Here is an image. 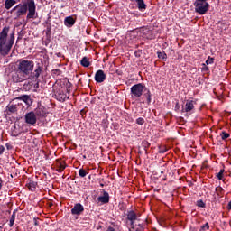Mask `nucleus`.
Returning <instances> with one entry per match:
<instances>
[{"mask_svg": "<svg viewBox=\"0 0 231 231\" xmlns=\"http://www.w3.org/2000/svg\"><path fill=\"white\" fill-rule=\"evenodd\" d=\"M10 32L9 26H5L0 32V53L1 55H8L10 53V50H12V46H14V42H15V32Z\"/></svg>", "mask_w": 231, "mask_h": 231, "instance_id": "nucleus-1", "label": "nucleus"}, {"mask_svg": "<svg viewBox=\"0 0 231 231\" xmlns=\"http://www.w3.org/2000/svg\"><path fill=\"white\" fill-rule=\"evenodd\" d=\"M16 17H23L27 14L26 19H37V6L34 0H28L27 3L18 5L12 9V12H15Z\"/></svg>", "mask_w": 231, "mask_h": 231, "instance_id": "nucleus-2", "label": "nucleus"}, {"mask_svg": "<svg viewBox=\"0 0 231 231\" xmlns=\"http://www.w3.org/2000/svg\"><path fill=\"white\" fill-rule=\"evenodd\" d=\"M35 63L32 60H22L18 64V79L17 82H23L26 79L29 78L31 73H33V68Z\"/></svg>", "mask_w": 231, "mask_h": 231, "instance_id": "nucleus-3", "label": "nucleus"}, {"mask_svg": "<svg viewBox=\"0 0 231 231\" xmlns=\"http://www.w3.org/2000/svg\"><path fill=\"white\" fill-rule=\"evenodd\" d=\"M195 12L199 14V15H205L208 12L210 5L207 3V0H196L194 2Z\"/></svg>", "mask_w": 231, "mask_h": 231, "instance_id": "nucleus-4", "label": "nucleus"}, {"mask_svg": "<svg viewBox=\"0 0 231 231\" xmlns=\"http://www.w3.org/2000/svg\"><path fill=\"white\" fill-rule=\"evenodd\" d=\"M143 89H145V86H143V84L142 83L134 85L131 88L132 97H134V98H140V97H142V95L143 94Z\"/></svg>", "mask_w": 231, "mask_h": 231, "instance_id": "nucleus-5", "label": "nucleus"}, {"mask_svg": "<svg viewBox=\"0 0 231 231\" xmlns=\"http://www.w3.org/2000/svg\"><path fill=\"white\" fill-rule=\"evenodd\" d=\"M25 124H29V125H35L37 124V116L35 112H29L24 116Z\"/></svg>", "mask_w": 231, "mask_h": 231, "instance_id": "nucleus-6", "label": "nucleus"}, {"mask_svg": "<svg viewBox=\"0 0 231 231\" xmlns=\"http://www.w3.org/2000/svg\"><path fill=\"white\" fill-rule=\"evenodd\" d=\"M127 219L128 221H130L132 228H134V223L138 221V216L136 215V213L134 211L128 212Z\"/></svg>", "mask_w": 231, "mask_h": 231, "instance_id": "nucleus-7", "label": "nucleus"}, {"mask_svg": "<svg viewBox=\"0 0 231 231\" xmlns=\"http://www.w3.org/2000/svg\"><path fill=\"white\" fill-rule=\"evenodd\" d=\"M106 73H104V70L99 69L96 72L95 74V80L96 82H97L98 84L104 82V80H106Z\"/></svg>", "mask_w": 231, "mask_h": 231, "instance_id": "nucleus-8", "label": "nucleus"}, {"mask_svg": "<svg viewBox=\"0 0 231 231\" xmlns=\"http://www.w3.org/2000/svg\"><path fill=\"white\" fill-rule=\"evenodd\" d=\"M84 212V206L82 204L78 203L74 206V208L71 209V214L74 216H79Z\"/></svg>", "mask_w": 231, "mask_h": 231, "instance_id": "nucleus-9", "label": "nucleus"}, {"mask_svg": "<svg viewBox=\"0 0 231 231\" xmlns=\"http://www.w3.org/2000/svg\"><path fill=\"white\" fill-rule=\"evenodd\" d=\"M196 102L193 100H188L185 104L184 108H182V113H190L194 109V105Z\"/></svg>", "mask_w": 231, "mask_h": 231, "instance_id": "nucleus-10", "label": "nucleus"}, {"mask_svg": "<svg viewBox=\"0 0 231 231\" xmlns=\"http://www.w3.org/2000/svg\"><path fill=\"white\" fill-rule=\"evenodd\" d=\"M97 201L106 205L109 201V193L106 190H103V195L97 198Z\"/></svg>", "mask_w": 231, "mask_h": 231, "instance_id": "nucleus-11", "label": "nucleus"}, {"mask_svg": "<svg viewBox=\"0 0 231 231\" xmlns=\"http://www.w3.org/2000/svg\"><path fill=\"white\" fill-rule=\"evenodd\" d=\"M56 98L59 102H66L69 98V96L64 92V90H60L58 94H56Z\"/></svg>", "mask_w": 231, "mask_h": 231, "instance_id": "nucleus-12", "label": "nucleus"}, {"mask_svg": "<svg viewBox=\"0 0 231 231\" xmlns=\"http://www.w3.org/2000/svg\"><path fill=\"white\" fill-rule=\"evenodd\" d=\"M76 20L73 18V16H67L64 19V24L67 26V28H71L75 25Z\"/></svg>", "mask_w": 231, "mask_h": 231, "instance_id": "nucleus-13", "label": "nucleus"}, {"mask_svg": "<svg viewBox=\"0 0 231 231\" xmlns=\"http://www.w3.org/2000/svg\"><path fill=\"white\" fill-rule=\"evenodd\" d=\"M17 100H22L24 102L27 106H30L32 103V98H30V96L28 95H23L14 99V102H17Z\"/></svg>", "mask_w": 231, "mask_h": 231, "instance_id": "nucleus-14", "label": "nucleus"}, {"mask_svg": "<svg viewBox=\"0 0 231 231\" xmlns=\"http://www.w3.org/2000/svg\"><path fill=\"white\" fill-rule=\"evenodd\" d=\"M135 3L137 4L138 10H140L141 12H143V10L147 9V5H145V2L143 0H137L135 1Z\"/></svg>", "mask_w": 231, "mask_h": 231, "instance_id": "nucleus-15", "label": "nucleus"}, {"mask_svg": "<svg viewBox=\"0 0 231 231\" xmlns=\"http://www.w3.org/2000/svg\"><path fill=\"white\" fill-rule=\"evenodd\" d=\"M41 73H42V69L41 68V66H39L32 72V79H35V80H37V79H39V77H41Z\"/></svg>", "mask_w": 231, "mask_h": 231, "instance_id": "nucleus-16", "label": "nucleus"}, {"mask_svg": "<svg viewBox=\"0 0 231 231\" xmlns=\"http://www.w3.org/2000/svg\"><path fill=\"white\" fill-rule=\"evenodd\" d=\"M17 3L15 0H5V10H10L12 6H14Z\"/></svg>", "mask_w": 231, "mask_h": 231, "instance_id": "nucleus-17", "label": "nucleus"}, {"mask_svg": "<svg viewBox=\"0 0 231 231\" xmlns=\"http://www.w3.org/2000/svg\"><path fill=\"white\" fill-rule=\"evenodd\" d=\"M80 64L83 68H89V66H91V62H89V59H88V57H83Z\"/></svg>", "mask_w": 231, "mask_h": 231, "instance_id": "nucleus-18", "label": "nucleus"}, {"mask_svg": "<svg viewBox=\"0 0 231 231\" xmlns=\"http://www.w3.org/2000/svg\"><path fill=\"white\" fill-rule=\"evenodd\" d=\"M17 113V106L16 105H8L7 106V115Z\"/></svg>", "mask_w": 231, "mask_h": 231, "instance_id": "nucleus-19", "label": "nucleus"}, {"mask_svg": "<svg viewBox=\"0 0 231 231\" xmlns=\"http://www.w3.org/2000/svg\"><path fill=\"white\" fill-rule=\"evenodd\" d=\"M66 169V164L64 162H58L57 163V171L58 172H62Z\"/></svg>", "mask_w": 231, "mask_h": 231, "instance_id": "nucleus-20", "label": "nucleus"}, {"mask_svg": "<svg viewBox=\"0 0 231 231\" xmlns=\"http://www.w3.org/2000/svg\"><path fill=\"white\" fill-rule=\"evenodd\" d=\"M27 187L29 189V190H32V192H33L37 187V182H34V181H30L28 184H27Z\"/></svg>", "mask_w": 231, "mask_h": 231, "instance_id": "nucleus-21", "label": "nucleus"}, {"mask_svg": "<svg viewBox=\"0 0 231 231\" xmlns=\"http://www.w3.org/2000/svg\"><path fill=\"white\" fill-rule=\"evenodd\" d=\"M14 223H15V212H14L10 217L9 220V226L12 227L14 226Z\"/></svg>", "mask_w": 231, "mask_h": 231, "instance_id": "nucleus-22", "label": "nucleus"}, {"mask_svg": "<svg viewBox=\"0 0 231 231\" xmlns=\"http://www.w3.org/2000/svg\"><path fill=\"white\" fill-rule=\"evenodd\" d=\"M36 116H44V110L38 108L34 114Z\"/></svg>", "mask_w": 231, "mask_h": 231, "instance_id": "nucleus-23", "label": "nucleus"}, {"mask_svg": "<svg viewBox=\"0 0 231 231\" xmlns=\"http://www.w3.org/2000/svg\"><path fill=\"white\" fill-rule=\"evenodd\" d=\"M220 136H221L222 140H226V138H230V134L226 133V132H222L220 134Z\"/></svg>", "mask_w": 231, "mask_h": 231, "instance_id": "nucleus-24", "label": "nucleus"}, {"mask_svg": "<svg viewBox=\"0 0 231 231\" xmlns=\"http://www.w3.org/2000/svg\"><path fill=\"white\" fill-rule=\"evenodd\" d=\"M79 174L81 178H86V174H88V172H86V170H84V169H79Z\"/></svg>", "mask_w": 231, "mask_h": 231, "instance_id": "nucleus-25", "label": "nucleus"}, {"mask_svg": "<svg viewBox=\"0 0 231 231\" xmlns=\"http://www.w3.org/2000/svg\"><path fill=\"white\" fill-rule=\"evenodd\" d=\"M136 124H138V125H143V124H145V119L139 117L136 119Z\"/></svg>", "mask_w": 231, "mask_h": 231, "instance_id": "nucleus-26", "label": "nucleus"}, {"mask_svg": "<svg viewBox=\"0 0 231 231\" xmlns=\"http://www.w3.org/2000/svg\"><path fill=\"white\" fill-rule=\"evenodd\" d=\"M208 228H210V226L208 225V223H206L204 226L200 227L199 231H206L208 230Z\"/></svg>", "mask_w": 231, "mask_h": 231, "instance_id": "nucleus-27", "label": "nucleus"}, {"mask_svg": "<svg viewBox=\"0 0 231 231\" xmlns=\"http://www.w3.org/2000/svg\"><path fill=\"white\" fill-rule=\"evenodd\" d=\"M225 172V170H220V171L217 174V178L218 180H223V173Z\"/></svg>", "mask_w": 231, "mask_h": 231, "instance_id": "nucleus-28", "label": "nucleus"}, {"mask_svg": "<svg viewBox=\"0 0 231 231\" xmlns=\"http://www.w3.org/2000/svg\"><path fill=\"white\" fill-rule=\"evenodd\" d=\"M158 58L159 59H166L167 58V54H165L164 52H157Z\"/></svg>", "mask_w": 231, "mask_h": 231, "instance_id": "nucleus-29", "label": "nucleus"}, {"mask_svg": "<svg viewBox=\"0 0 231 231\" xmlns=\"http://www.w3.org/2000/svg\"><path fill=\"white\" fill-rule=\"evenodd\" d=\"M159 152L160 154H165V152H167V148L160 146Z\"/></svg>", "mask_w": 231, "mask_h": 231, "instance_id": "nucleus-30", "label": "nucleus"}, {"mask_svg": "<svg viewBox=\"0 0 231 231\" xmlns=\"http://www.w3.org/2000/svg\"><path fill=\"white\" fill-rule=\"evenodd\" d=\"M197 206L200 207L201 208H205V202L203 200L197 201Z\"/></svg>", "mask_w": 231, "mask_h": 231, "instance_id": "nucleus-31", "label": "nucleus"}, {"mask_svg": "<svg viewBox=\"0 0 231 231\" xmlns=\"http://www.w3.org/2000/svg\"><path fill=\"white\" fill-rule=\"evenodd\" d=\"M206 64H214V58L208 57L206 60Z\"/></svg>", "mask_w": 231, "mask_h": 231, "instance_id": "nucleus-32", "label": "nucleus"}, {"mask_svg": "<svg viewBox=\"0 0 231 231\" xmlns=\"http://www.w3.org/2000/svg\"><path fill=\"white\" fill-rule=\"evenodd\" d=\"M145 97H146V98H147L148 104H151V92L148 91V92L145 94Z\"/></svg>", "mask_w": 231, "mask_h": 231, "instance_id": "nucleus-33", "label": "nucleus"}, {"mask_svg": "<svg viewBox=\"0 0 231 231\" xmlns=\"http://www.w3.org/2000/svg\"><path fill=\"white\" fill-rule=\"evenodd\" d=\"M3 152H5V146L0 145V155L3 154Z\"/></svg>", "mask_w": 231, "mask_h": 231, "instance_id": "nucleus-34", "label": "nucleus"}, {"mask_svg": "<svg viewBox=\"0 0 231 231\" xmlns=\"http://www.w3.org/2000/svg\"><path fill=\"white\" fill-rule=\"evenodd\" d=\"M106 231H116L115 228L113 226H108V228L106 229Z\"/></svg>", "mask_w": 231, "mask_h": 231, "instance_id": "nucleus-35", "label": "nucleus"}, {"mask_svg": "<svg viewBox=\"0 0 231 231\" xmlns=\"http://www.w3.org/2000/svg\"><path fill=\"white\" fill-rule=\"evenodd\" d=\"M3 189V179L0 178V190Z\"/></svg>", "mask_w": 231, "mask_h": 231, "instance_id": "nucleus-36", "label": "nucleus"}, {"mask_svg": "<svg viewBox=\"0 0 231 231\" xmlns=\"http://www.w3.org/2000/svg\"><path fill=\"white\" fill-rule=\"evenodd\" d=\"M34 225L37 226L39 223L37 222V218H34Z\"/></svg>", "mask_w": 231, "mask_h": 231, "instance_id": "nucleus-37", "label": "nucleus"}, {"mask_svg": "<svg viewBox=\"0 0 231 231\" xmlns=\"http://www.w3.org/2000/svg\"><path fill=\"white\" fill-rule=\"evenodd\" d=\"M35 88H39V81H37Z\"/></svg>", "mask_w": 231, "mask_h": 231, "instance_id": "nucleus-38", "label": "nucleus"}, {"mask_svg": "<svg viewBox=\"0 0 231 231\" xmlns=\"http://www.w3.org/2000/svg\"><path fill=\"white\" fill-rule=\"evenodd\" d=\"M176 108L180 109V106L178 105V103L176 104Z\"/></svg>", "mask_w": 231, "mask_h": 231, "instance_id": "nucleus-39", "label": "nucleus"}, {"mask_svg": "<svg viewBox=\"0 0 231 231\" xmlns=\"http://www.w3.org/2000/svg\"><path fill=\"white\" fill-rule=\"evenodd\" d=\"M132 3H136L137 0H130Z\"/></svg>", "mask_w": 231, "mask_h": 231, "instance_id": "nucleus-40", "label": "nucleus"}]
</instances>
